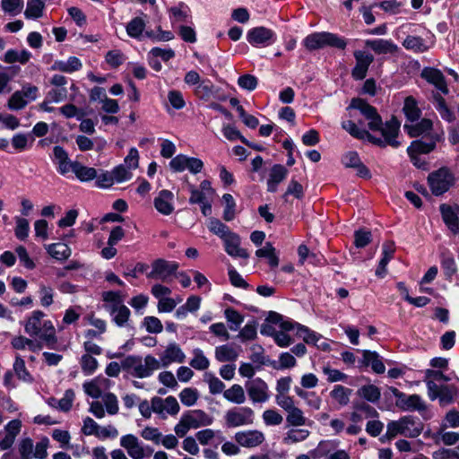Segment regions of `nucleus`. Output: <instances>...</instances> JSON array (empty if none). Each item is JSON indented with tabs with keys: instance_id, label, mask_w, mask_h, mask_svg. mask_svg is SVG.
<instances>
[{
	"instance_id": "7ed1b4c3",
	"label": "nucleus",
	"mask_w": 459,
	"mask_h": 459,
	"mask_svg": "<svg viewBox=\"0 0 459 459\" xmlns=\"http://www.w3.org/2000/svg\"><path fill=\"white\" fill-rule=\"evenodd\" d=\"M160 368V362L152 355L144 359L138 355H128L122 360V369L134 377L146 378Z\"/></svg>"
},
{
	"instance_id": "3c124183",
	"label": "nucleus",
	"mask_w": 459,
	"mask_h": 459,
	"mask_svg": "<svg viewBox=\"0 0 459 459\" xmlns=\"http://www.w3.org/2000/svg\"><path fill=\"white\" fill-rule=\"evenodd\" d=\"M81 368L82 372L89 376L93 374L98 368V360L89 354H83L80 360Z\"/></svg>"
},
{
	"instance_id": "49530a36",
	"label": "nucleus",
	"mask_w": 459,
	"mask_h": 459,
	"mask_svg": "<svg viewBox=\"0 0 459 459\" xmlns=\"http://www.w3.org/2000/svg\"><path fill=\"white\" fill-rule=\"evenodd\" d=\"M436 109L438 111L440 117L447 121L452 122L455 120L454 112L446 106V100L440 95L436 96Z\"/></svg>"
},
{
	"instance_id": "f257e3e1",
	"label": "nucleus",
	"mask_w": 459,
	"mask_h": 459,
	"mask_svg": "<svg viewBox=\"0 0 459 459\" xmlns=\"http://www.w3.org/2000/svg\"><path fill=\"white\" fill-rule=\"evenodd\" d=\"M349 108L359 110L361 115L368 120V128L373 132H380L382 135V137H377L366 129L359 128L356 123L351 120L343 121L342 127L351 136L359 140H368L381 148L387 145L394 148L400 146V142L397 141L396 138L400 132L401 123L395 117H392L390 120L383 123L382 117L377 113V108L359 98L352 99Z\"/></svg>"
},
{
	"instance_id": "bb28decb",
	"label": "nucleus",
	"mask_w": 459,
	"mask_h": 459,
	"mask_svg": "<svg viewBox=\"0 0 459 459\" xmlns=\"http://www.w3.org/2000/svg\"><path fill=\"white\" fill-rule=\"evenodd\" d=\"M20 70L21 68L18 65H0V94L11 91L9 83L16 76Z\"/></svg>"
},
{
	"instance_id": "338daca9",
	"label": "nucleus",
	"mask_w": 459,
	"mask_h": 459,
	"mask_svg": "<svg viewBox=\"0 0 459 459\" xmlns=\"http://www.w3.org/2000/svg\"><path fill=\"white\" fill-rule=\"evenodd\" d=\"M106 62L113 68L121 65L125 61V56L120 50H110L106 54Z\"/></svg>"
},
{
	"instance_id": "ddd939ff",
	"label": "nucleus",
	"mask_w": 459,
	"mask_h": 459,
	"mask_svg": "<svg viewBox=\"0 0 459 459\" xmlns=\"http://www.w3.org/2000/svg\"><path fill=\"white\" fill-rule=\"evenodd\" d=\"M442 135L439 134H429L428 137H421L420 140L411 142L407 149L408 153L428 154L431 152L440 142Z\"/></svg>"
},
{
	"instance_id": "4be33fe9",
	"label": "nucleus",
	"mask_w": 459,
	"mask_h": 459,
	"mask_svg": "<svg viewBox=\"0 0 459 459\" xmlns=\"http://www.w3.org/2000/svg\"><path fill=\"white\" fill-rule=\"evenodd\" d=\"M421 77L432 83L444 94L448 93V88L444 74L436 68H425L421 72Z\"/></svg>"
},
{
	"instance_id": "bf43d9fd",
	"label": "nucleus",
	"mask_w": 459,
	"mask_h": 459,
	"mask_svg": "<svg viewBox=\"0 0 459 459\" xmlns=\"http://www.w3.org/2000/svg\"><path fill=\"white\" fill-rule=\"evenodd\" d=\"M28 100L24 99L20 91L13 93L8 100V108L12 110H20L26 107Z\"/></svg>"
},
{
	"instance_id": "603ef678",
	"label": "nucleus",
	"mask_w": 459,
	"mask_h": 459,
	"mask_svg": "<svg viewBox=\"0 0 459 459\" xmlns=\"http://www.w3.org/2000/svg\"><path fill=\"white\" fill-rule=\"evenodd\" d=\"M257 323L255 320L248 322L239 332L238 337L242 340V342L251 341L256 338Z\"/></svg>"
},
{
	"instance_id": "c756f323",
	"label": "nucleus",
	"mask_w": 459,
	"mask_h": 459,
	"mask_svg": "<svg viewBox=\"0 0 459 459\" xmlns=\"http://www.w3.org/2000/svg\"><path fill=\"white\" fill-rule=\"evenodd\" d=\"M440 264L446 279L451 280L457 272V266L453 255L446 251L440 255Z\"/></svg>"
},
{
	"instance_id": "6e6552de",
	"label": "nucleus",
	"mask_w": 459,
	"mask_h": 459,
	"mask_svg": "<svg viewBox=\"0 0 459 459\" xmlns=\"http://www.w3.org/2000/svg\"><path fill=\"white\" fill-rule=\"evenodd\" d=\"M178 269V264L162 258L156 259L152 264V271L147 273V278L167 281L168 278Z\"/></svg>"
},
{
	"instance_id": "5fc2aeb1",
	"label": "nucleus",
	"mask_w": 459,
	"mask_h": 459,
	"mask_svg": "<svg viewBox=\"0 0 459 459\" xmlns=\"http://www.w3.org/2000/svg\"><path fill=\"white\" fill-rule=\"evenodd\" d=\"M1 6L5 13L16 15L22 10L23 0H2Z\"/></svg>"
},
{
	"instance_id": "1a4fd4ad",
	"label": "nucleus",
	"mask_w": 459,
	"mask_h": 459,
	"mask_svg": "<svg viewBox=\"0 0 459 459\" xmlns=\"http://www.w3.org/2000/svg\"><path fill=\"white\" fill-rule=\"evenodd\" d=\"M247 39L254 47H267L276 40V35L273 30L260 26L248 30Z\"/></svg>"
},
{
	"instance_id": "2f4dec72",
	"label": "nucleus",
	"mask_w": 459,
	"mask_h": 459,
	"mask_svg": "<svg viewBox=\"0 0 459 459\" xmlns=\"http://www.w3.org/2000/svg\"><path fill=\"white\" fill-rule=\"evenodd\" d=\"M31 57V53L26 49L18 52L15 49H9L4 54L3 61L7 64H13L19 62L22 65L29 62Z\"/></svg>"
},
{
	"instance_id": "412c9836",
	"label": "nucleus",
	"mask_w": 459,
	"mask_h": 459,
	"mask_svg": "<svg viewBox=\"0 0 459 459\" xmlns=\"http://www.w3.org/2000/svg\"><path fill=\"white\" fill-rule=\"evenodd\" d=\"M174 195L169 190H161L154 198L153 204L156 210L163 215H169L174 211L172 204Z\"/></svg>"
},
{
	"instance_id": "0eeeda50",
	"label": "nucleus",
	"mask_w": 459,
	"mask_h": 459,
	"mask_svg": "<svg viewBox=\"0 0 459 459\" xmlns=\"http://www.w3.org/2000/svg\"><path fill=\"white\" fill-rule=\"evenodd\" d=\"M224 420L228 428L252 425L255 420V411L247 406L233 407L226 411Z\"/></svg>"
},
{
	"instance_id": "423d86ee",
	"label": "nucleus",
	"mask_w": 459,
	"mask_h": 459,
	"mask_svg": "<svg viewBox=\"0 0 459 459\" xmlns=\"http://www.w3.org/2000/svg\"><path fill=\"white\" fill-rule=\"evenodd\" d=\"M455 182V178L447 167H442L431 172L428 177V183L432 194L436 196L447 192Z\"/></svg>"
},
{
	"instance_id": "9d476101",
	"label": "nucleus",
	"mask_w": 459,
	"mask_h": 459,
	"mask_svg": "<svg viewBox=\"0 0 459 459\" xmlns=\"http://www.w3.org/2000/svg\"><path fill=\"white\" fill-rule=\"evenodd\" d=\"M195 94L197 98L204 101H209L212 99H215L220 101H225L227 100L226 94H224L221 89L216 87L210 80H203L195 87Z\"/></svg>"
},
{
	"instance_id": "20e7f679",
	"label": "nucleus",
	"mask_w": 459,
	"mask_h": 459,
	"mask_svg": "<svg viewBox=\"0 0 459 459\" xmlns=\"http://www.w3.org/2000/svg\"><path fill=\"white\" fill-rule=\"evenodd\" d=\"M455 381L447 384H428V395L431 401L438 400L440 406L445 407L454 403L459 398V377L454 374Z\"/></svg>"
},
{
	"instance_id": "39448f33",
	"label": "nucleus",
	"mask_w": 459,
	"mask_h": 459,
	"mask_svg": "<svg viewBox=\"0 0 459 459\" xmlns=\"http://www.w3.org/2000/svg\"><path fill=\"white\" fill-rule=\"evenodd\" d=\"M303 45L310 52L325 47L342 50L347 46V40L337 34L327 31L314 32L303 39Z\"/></svg>"
},
{
	"instance_id": "6ab92c4d",
	"label": "nucleus",
	"mask_w": 459,
	"mask_h": 459,
	"mask_svg": "<svg viewBox=\"0 0 459 459\" xmlns=\"http://www.w3.org/2000/svg\"><path fill=\"white\" fill-rule=\"evenodd\" d=\"M395 405L402 411H417L421 412L427 409L424 401L419 394L407 395L404 394L400 401L395 402Z\"/></svg>"
},
{
	"instance_id": "393cba45",
	"label": "nucleus",
	"mask_w": 459,
	"mask_h": 459,
	"mask_svg": "<svg viewBox=\"0 0 459 459\" xmlns=\"http://www.w3.org/2000/svg\"><path fill=\"white\" fill-rule=\"evenodd\" d=\"M288 175V169L281 164H275L272 167L269 178L267 180V191L275 193L278 185L282 182Z\"/></svg>"
},
{
	"instance_id": "37998d69",
	"label": "nucleus",
	"mask_w": 459,
	"mask_h": 459,
	"mask_svg": "<svg viewBox=\"0 0 459 459\" xmlns=\"http://www.w3.org/2000/svg\"><path fill=\"white\" fill-rule=\"evenodd\" d=\"M309 434V430L305 429H292L286 433V436L283 437V443L289 445L304 441Z\"/></svg>"
},
{
	"instance_id": "864d4df0",
	"label": "nucleus",
	"mask_w": 459,
	"mask_h": 459,
	"mask_svg": "<svg viewBox=\"0 0 459 459\" xmlns=\"http://www.w3.org/2000/svg\"><path fill=\"white\" fill-rule=\"evenodd\" d=\"M223 201L226 204L223 219L226 221H230L235 218L236 203L233 196L230 194H224L222 196Z\"/></svg>"
},
{
	"instance_id": "8fccbe9b",
	"label": "nucleus",
	"mask_w": 459,
	"mask_h": 459,
	"mask_svg": "<svg viewBox=\"0 0 459 459\" xmlns=\"http://www.w3.org/2000/svg\"><path fill=\"white\" fill-rule=\"evenodd\" d=\"M224 316L227 321L230 323V329L232 331L238 330L244 320V316L232 307L226 308Z\"/></svg>"
},
{
	"instance_id": "09e8293b",
	"label": "nucleus",
	"mask_w": 459,
	"mask_h": 459,
	"mask_svg": "<svg viewBox=\"0 0 459 459\" xmlns=\"http://www.w3.org/2000/svg\"><path fill=\"white\" fill-rule=\"evenodd\" d=\"M34 445L30 437L22 438L18 445V451L20 459H32L34 458Z\"/></svg>"
},
{
	"instance_id": "13d9d810",
	"label": "nucleus",
	"mask_w": 459,
	"mask_h": 459,
	"mask_svg": "<svg viewBox=\"0 0 459 459\" xmlns=\"http://www.w3.org/2000/svg\"><path fill=\"white\" fill-rule=\"evenodd\" d=\"M181 403L186 406L194 405L198 399V392L193 388H184L179 394Z\"/></svg>"
},
{
	"instance_id": "a18cd8bd",
	"label": "nucleus",
	"mask_w": 459,
	"mask_h": 459,
	"mask_svg": "<svg viewBox=\"0 0 459 459\" xmlns=\"http://www.w3.org/2000/svg\"><path fill=\"white\" fill-rule=\"evenodd\" d=\"M208 228L211 232L217 235L221 239H224L232 232L226 224L222 223L221 221L215 218L210 220Z\"/></svg>"
},
{
	"instance_id": "c85d7f7f",
	"label": "nucleus",
	"mask_w": 459,
	"mask_h": 459,
	"mask_svg": "<svg viewBox=\"0 0 459 459\" xmlns=\"http://www.w3.org/2000/svg\"><path fill=\"white\" fill-rule=\"evenodd\" d=\"M223 397L235 404H242L246 402L245 390L238 384H234L229 389L224 390Z\"/></svg>"
},
{
	"instance_id": "f03ea898",
	"label": "nucleus",
	"mask_w": 459,
	"mask_h": 459,
	"mask_svg": "<svg viewBox=\"0 0 459 459\" xmlns=\"http://www.w3.org/2000/svg\"><path fill=\"white\" fill-rule=\"evenodd\" d=\"M46 314L41 310H34L24 324L27 334L43 342L49 349L57 342L56 328L50 320L45 319Z\"/></svg>"
},
{
	"instance_id": "72a5a7b5",
	"label": "nucleus",
	"mask_w": 459,
	"mask_h": 459,
	"mask_svg": "<svg viewBox=\"0 0 459 459\" xmlns=\"http://www.w3.org/2000/svg\"><path fill=\"white\" fill-rule=\"evenodd\" d=\"M357 394L370 403H377L380 399L381 392L374 385H366L358 389Z\"/></svg>"
},
{
	"instance_id": "a211bd4d",
	"label": "nucleus",
	"mask_w": 459,
	"mask_h": 459,
	"mask_svg": "<svg viewBox=\"0 0 459 459\" xmlns=\"http://www.w3.org/2000/svg\"><path fill=\"white\" fill-rule=\"evenodd\" d=\"M222 240L224 242L225 251L228 255L233 257L248 258V252L239 247L240 238L238 234L231 232Z\"/></svg>"
},
{
	"instance_id": "5701e85b",
	"label": "nucleus",
	"mask_w": 459,
	"mask_h": 459,
	"mask_svg": "<svg viewBox=\"0 0 459 459\" xmlns=\"http://www.w3.org/2000/svg\"><path fill=\"white\" fill-rule=\"evenodd\" d=\"M365 46L372 49L377 55L394 54L398 51V47L392 40L377 39H366Z\"/></svg>"
},
{
	"instance_id": "f8f14e48",
	"label": "nucleus",
	"mask_w": 459,
	"mask_h": 459,
	"mask_svg": "<svg viewBox=\"0 0 459 459\" xmlns=\"http://www.w3.org/2000/svg\"><path fill=\"white\" fill-rule=\"evenodd\" d=\"M245 386L253 403H264L269 399L268 385L260 377L247 381Z\"/></svg>"
},
{
	"instance_id": "cd10ccee",
	"label": "nucleus",
	"mask_w": 459,
	"mask_h": 459,
	"mask_svg": "<svg viewBox=\"0 0 459 459\" xmlns=\"http://www.w3.org/2000/svg\"><path fill=\"white\" fill-rule=\"evenodd\" d=\"M362 364L366 367L371 366L372 370L377 374H383L385 367L376 351H363Z\"/></svg>"
},
{
	"instance_id": "2eb2a0df",
	"label": "nucleus",
	"mask_w": 459,
	"mask_h": 459,
	"mask_svg": "<svg viewBox=\"0 0 459 459\" xmlns=\"http://www.w3.org/2000/svg\"><path fill=\"white\" fill-rule=\"evenodd\" d=\"M342 163L346 168L355 169L356 174L359 178H371L369 169L362 163L357 152L350 151L344 153L342 157Z\"/></svg>"
},
{
	"instance_id": "9b49d317",
	"label": "nucleus",
	"mask_w": 459,
	"mask_h": 459,
	"mask_svg": "<svg viewBox=\"0 0 459 459\" xmlns=\"http://www.w3.org/2000/svg\"><path fill=\"white\" fill-rule=\"evenodd\" d=\"M353 56L356 65L351 70V76L355 80H363L367 76L369 65L374 61V56L372 54L362 50H355Z\"/></svg>"
},
{
	"instance_id": "a878e982",
	"label": "nucleus",
	"mask_w": 459,
	"mask_h": 459,
	"mask_svg": "<svg viewBox=\"0 0 459 459\" xmlns=\"http://www.w3.org/2000/svg\"><path fill=\"white\" fill-rule=\"evenodd\" d=\"M433 123L430 119L422 118L420 122L414 125H404V129L407 131L411 137H418L423 135L422 137H428L429 134H434L432 132Z\"/></svg>"
},
{
	"instance_id": "dca6fc26",
	"label": "nucleus",
	"mask_w": 459,
	"mask_h": 459,
	"mask_svg": "<svg viewBox=\"0 0 459 459\" xmlns=\"http://www.w3.org/2000/svg\"><path fill=\"white\" fill-rule=\"evenodd\" d=\"M264 439V433L256 429L239 431L235 434L236 442L239 446L248 448L260 446Z\"/></svg>"
},
{
	"instance_id": "f3484780",
	"label": "nucleus",
	"mask_w": 459,
	"mask_h": 459,
	"mask_svg": "<svg viewBox=\"0 0 459 459\" xmlns=\"http://www.w3.org/2000/svg\"><path fill=\"white\" fill-rule=\"evenodd\" d=\"M186 355L176 342L169 343L160 355V367L166 368L173 362L183 363Z\"/></svg>"
},
{
	"instance_id": "680f3d73",
	"label": "nucleus",
	"mask_w": 459,
	"mask_h": 459,
	"mask_svg": "<svg viewBox=\"0 0 459 459\" xmlns=\"http://www.w3.org/2000/svg\"><path fill=\"white\" fill-rule=\"evenodd\" d=\"M30 225L27 219L16 218L15 236L20 240H24L29 235Z\"/></svg>"
},
{
	"instance_id": "c9c22d12",
	"label": "nucleus",
	"mask_w": 459,
	"mask_h": 459,
	"mask_svg": "<svg viewBox=\"0 0 459 459\" xmlns=\"http://www.w3.org/2000/svg\"><path fill=\"white\" fill-rule=\"evenodd\" d=\"M238 353L229 345H221L215 349V358L220 362L235 361Z\"/></svg>"
},
{
	"instance_id": "c03bdc74",
	"label": "nucleus",
	"mask_w": 459,
	"mask_h": 459,
	"mask_svg": "<svg viewBox=\"0 0 459 459\" xmlns=\"http://www.w3.org/2000/svg\"><path fill=\"white\" fill-rule=\"evenodd\" d=\"M286 421L289 426L299 427L305 425L307 419L304 416L303 411L299 408L295 407L287 411Z\"/></svg>"
},
{
	"instance_id": "69168bd1",
	"label": "nucleus",
	"mask_w": 459,
	"mask_h": 459,
	"mask_svg": "<svg viewBox=\"0 0 459 459\" xmlns=\"http://www.w3.org/2000/svg\"><path fill=\"white\" fill-rule=\"evenodd\" d=\"M371 232L365 230H359L354 233V244L357 247L362 248L371 242Z\"/></svg>"
},
{
	"instance_id": "b1692460",
	"label": "nucleus",
	"mask_w": 459,
	"mask_h": 459,
	"mask_svg": "<svg viewBox=\"0 0 459 459\" xmlns=\"http://www.w3.org/2000/svg\"><path fill=\"white\" fill-rule=\"evenodd\" d=\"M403 425V436L407 437H417L423 430V424L420 420H416L413 416H403L400 419Z\"/></svg>"
},
{
	"instance_id": "aec40b11",
	"label": "nucleus",
	"mask_w": 459,
	"mask_h": 459,
	"mask_svg": "<svg viewBox=\"0 0 459 459\" xmlns=\"http://www.w3.org/2000/svg\"><path fill=\"white\" fill-rule=\"evenodd\" d=\"M120 445L126 449L133 459H143L144 457L143 448L135 436L132 434L123 436L120 439Z\"/></svg>"
},
{
	"instance_id": "774afa93",
	"label": "nucleus",
	"mask_w": 459,
	"mask_h": 459,
	"mask_svg": "<svg viewBox=\"0 0 459 459\" xmlns=\"http://www.w3.org/2000/svg\"><path fill=\"white\" fill-rule=\"evenodd\" d=\"M263 420L268 426H276L281 424L283 418L275 410H266L263 413Z\"/></svg>"
},
{
	"instance_id": "4c0bfd02",
	"label": "nucleus",
	"mask_w": 459,
	"mask_h": 459,
	"mask_svg": "<svg viewBox=\"0 0 459 459\" xmlns=\"http://www.w3.org/2000/svg\"><path fill=\"white\" fill-rule=\"evenodd\" d=\"M454 375H445L439 369H426L424 382L428 386V384L432 382L433 384H437L438 382L447 383L453 380Z\"/></svg>"
},
{
	"instance_id": "4d7b16f0",
	"label": "nucleus",
	"mask_w": 459,
	"mask_h": 459,
	"mask_svg": "<svg viewBox=\"0 0 459 459\" xmlns=\"http://www.w3.org/2000/svg\"><path fill=\"white\" fill-rule=\"evenodd\" d=\"M131 312L126 306L120 307L112 316V321L119 327H123L126 325L129 320Z\"/></svg>"
},
{
	"instance_id": "0e129e2a",
	"label": "nucleus",
	"mask_w": 459,
	"mask_h": 459,
	"mask_svg": "<svg viewBox=\"0 0 459 459\" xmlns=\"http://www.w3.org/2000/svg\"><path fill=\"white\" fill-rule=\"evenodd\" d=\"M143 325L146 327L147 332L151 333H160L163 329L160 320L155 316H145Z\"/></svg>"
},
{
	"instance_id": "a19ab883",
	"label": "nucleus",
	"mask_w": 459,
	"mask_h": 459,
	"mask_svg": "<svg viewBox=\"0 0 459 459\" xmlns=\"http://www.w3.org/2000/svg\"><path fill=\"white\" fill-rule=\"evenodd\" d=\"M48 254L57 260L67 259L71 255V250L66 244L55 243L48 247Z\"/></svg>"
},
{
	"instance_id": "4468645a",
	"label": "nucleus",
	"mask_w": 459,
	"mask_h": 459,
	"mask_svg": "<svg viewBox=\"0 0 459 459\" xmlns=\"http://www.w3.org/2000/svg\"><path fill=\"white\" fill-rule=\"evenodd\" d=\"M439 211L446 226L454 235L459 234V205L442 204Z\"/></svg>"
},
{
	"instance_id": "79ce46f5",
	"label": "nucleus",
	"mask_w": 459,
	"mask_h": 459,
	"mask_svg": "<svg viewBox=\"0 0 459 459\" xmlns=\"http://www.w3.org/2000/svg\"><path fill=\"white\" fill-rule=\"evenodd\" d=\"M145 28V22L141 17H135L126 25V32L131 38L139 39Z\"/></svg>"
},
{
	"instance_id": "052dcab7",
	"label": "nucleus",
	"mask_w": 459,
	"mask_h": 459,
	"mask_svg": "<svg viewBox=\"0 0 459 459\" xmlns=\"http://www.w3.org/2000/svg\"><path fill=\"white\" fill-rule=\"evenodd\" d=\"M59 111L66 118L76 117L78 120H81L85 116L84 111L79 109L74 104L64 105L59 108Z\"/></svg>"
},
{
	"instance_id": "de8ad7c7",
	"label": "nucleus",
	"mask_w": 459,
	"mask_h": 459,
	"mask_svg": "<svg viewBox=\"0 0 459 459\" xmlns=\"http://www.w3.org/2000/svg\"><path fill=\"white\" fill-rule=\"evenodd\" d=\"M194 358L189 362L190 366L197 370L207 369L210 366L209 359L204 356V352L200 349H195L193 351Z\"/></svg>"
},
{
	"instance_id": "e2e57ef3",
	"label": "nucleus",
	"mask_w": 459,
	"mask_h": 459,
	"mask_svg": "<svg viewBox=\"0 0 459 459\" xmlns=\"http://www.w3.org/2000/svg\"><path fill=\"white\" fill-rule=\"evenodd\" d=\"M238 84L240 88L252 91L257 87L258 80L255 75L247 74L238 77Z\"/></svg>"
},
{
	"instance_id": "f704fd0d",
	"label": "nucleus",
	"mask_w": 459,
	"mask_h": 459,
	"mask_svg": "<svg viewBox=\"0 0 459 459\" xmlns=\"http://www.w3.org/2000/svg\"><path fill=\"white\" fill-rule=\"evenodd\" d=\"M403 112L411 122L417 121L420 117V110L417 106L415 99L409 96L404 100Z\"/></svg>"
},
{
	"instance_id": "6e6d98bb",
	"label": "nucleus",
	"mask_w": 459,
	"mask_h": 459,
	"mask_svg": "<svg viewBox=\"0 0 459 459\" xmlns=\"http://www.w3.org/2000/svg\"><path fill=\"white\" fill-rule=\"evenodd\" d=\"M353 409L359 411L362 416L364 415L366 418H377L378 412L377 411L363 401H356L353 403Z\"/></svg>"
},
{
	"instance_id": "473e14b6",
	"label": "nucleus",
	"mask_w": 459,
	"mask_h": 459,
	"mask_svg": "<svg viewBox=\"0 0 459 459\" xmlns=\"http://www.w3.org/2000/svg\"><path fill=\"white\" fill-rule=\"evenodd\" d=\"M352 390L341 385H336L330 393V396L335 400L341 406H345L350 403V396Z\"/></svg>"
},
{
	"instance_id": "58836bf2",
	"label": "nucleus",
	"mask_w": 459,
	"mask_h": 459,
	"mask_svg": "<svg viewBox=\"0 0 459 459\" xmlns=\"http://www.w3.org/2000/svg\"><path fill=\"white\" fill-rule=\"evenodd\" d=\"M403 46L406 49L412 50L416 53H423L428 49V47L425 45L424 39L417 36H407L403 42Z\"/></svg>"
},
{
	"instance_id": "ea45409f",
	"label": "nucleus",
	"mask_w": 459,
	"mask_h": 459,
	"mask_svg": "<svg viewBox=\"0 0 459 459\" xmlns=\"http://www.w3.org/2000/svg\"><path fill=\"white\" fill-rule=\"evenodd\" d=\"M45 3L42 0H29L24 15L28 19H38L42 16Z\"/></svg>"
},
{
	"instance_id": "e433bc0d",
	"label": "nucleus",
	"mask_w": 459,
	"mask_h": 459,
	"mask_svg": "<svg viewBox=\"0 0 459 459\" xmlns=\"http://www.w3.org/2000/svg\"><path fill=\"white\" fill-rule=\"evenodd\" d=\"M13 371L17 377L26 383H32L33 377L25 366V361L20 356H16L13 363Z\"/></svg>"
},
{
	"instance_id": "7c9ffc66",
	"label": "nucleus",
	"mask_w": 459,
	"mask_h": 459,
	"mask_svg": "<svg viewBox=\"0 0 459 459\" xmlns=\"http://www.w3.org/2000/svg\"><path fill=\"white\" fill-rule=\"evenodd\" d=\"M72 171L81 181H90L97 178V170L94 168L83 166L78 161L73 162Z\"/></svg>"
}]
</instances>
